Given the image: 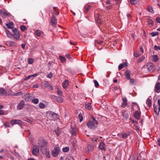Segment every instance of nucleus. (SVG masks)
I'll use <instances>...</instances> for the list:
<instances>
[{
	"instance_id": "1",
	"label": "nucleus",
	"mask_w": 160,
	"mask_h": 160,
	"mask_svg": "<svg viewBox=\"0 0 160 160\" xmlns=\"http://www.w3.org/2000/svg\"><path fill=\"white\" fill-rule=\"evenodd\" d=\"M98 124V122L93 117L91 120H90L87 123V125L90 128L94 129L96 128Z\"/></svg>"
},
{
	"instance_id": "2",
	"label": "nucleus",
	"mask_w": 160,
	"mask_h": 160,
	"mask_svg": "<svg viewBox=\"0 0 160 160\" xmlns=\"http://www.w3.org/2000/svg\"><path fill=\"white\" fill-rule=\"evenodd\" d=\"M47 116L48 118L52 120H55L58 118L57 114L51 111L47 112Z\"/></svg>"
},
{
	"instance_id": "3",
	"label": "nucleus",
	"mask_w": 160,
	"mask_h": 160,
	"mask_svg": "<svg viewBox=\"0 0 160 160\" xmlns=\"http://www.w3.org/2000/svg\"><path fill=\"white\" fill-rule=\"evenodd\" d=\"M146 68L150 72H153L155 70L154 65L151 62H147L146 65Z\"/></svg>"
},
{
	"instance_id": "4",
	"label": "nucleus",
	"mask_w": 160,
	"mask_h": 160,
	"mask_svg": "<svg viewBox=\"0 0 160 160\" xmlns=\"http://www.w3.org/2000/svg\"><path fill=\"white\" fill-rule=\"evenodd\" d=\"M12 36L14 39L18 40L20 37V35L19 31L16 28L12 29Z\"/></svg>"
},
{
	"instance_id": "5",
	"label": "nucleus",
	"mask_w": 160,
	"mask_h": 160,
	"mask_svg": "<svg viewBox=\"0 0 160 160\" xmlns=\"http://www.w3.org/2000/svg\"><path fill=\"white\" fill-rule=\"evenodd\" d=\"M60 149L58 146H54L52 152V155L54 157H57L60 153Z\"/></svg>"
},
{
	"instance_id": "6",
	"label": "nucleus",
	"mask_w": 160,
	"mask_h": 160,
	"mask_svg": "<svg viewBox=\"0 0 160 160\" xmlns=\"http://www.w3.org/2000/svg\"><path fill=\"white\" fill-rule=\"evenodd\" d=\"M39 147L37 145H35L33 146L32 151V154L35 156H38L39 154Z\"/></svg>"
},
{
	"instance_id": "7",
	"label": "nucleus",
	"mask_w": 160,
	"mask_h": 160,
	"mask_svg": "<svg viewBox=\"0 0 160 160\" xmlns=\"http://www.w3.org/2000/svg\"><path fill=\"white\" fill-rule=\"evenodd\" d=\"M47 142L43 139H40L38 141V144L40 148L46 147Z\"/></svg>"
},
{
	"instance_id": "8",
	"label": "nucleus",
	"mask_w": 160,
	"mask_h": 160,
	"mask_svg": "<svg viewBox=\"0 0 160 160\" xmlns=\"http://www.w3.org/2000/svg\"><path fill=\"white\" fill-rule=\"evenodd\" d=\"M42 86L44 88H47L49 90H52L53 89L52 86L47 81H44L42 83Z\"/></svg>"
},
{
	"instance_id": "9",
	"label": "nucleus",
	"mask_w": 160,
	"mask_h": 160,
	"mask_svg": "<svg viewBox=\"0 0 160 160\" xmlns=\"http://www.w3.org/2000/svg\"><path fill=\"white\" fill-rule=\"evenodd\" d=\"M0 15L3 18H5L8 16H10L11 14L10 13H8L6 11L0 10Z\"/></svg>"
},
{
	"instance_id": "10",
	"label": "nucleus",
	"mask_w": 160,
	"mask_h": 160,
	"mask_svg": "<svg viewBox=\"0 0 160 160\" xmlns=\"http://www.w3.org/2000/svg\"><path fill=\"white\" fill-rule=\"evenodd\" d=\"M51 25L53 26H55L57 23V19L55 17V15L54 13H52V17L51 18Z\"/></svg>"
},
{
	"instance_id": "11",
	"label": "nucleus",
	"mask_w": 160,
	"mask_h": 160,
	"mask_svg": "<svg viewBox=\"0 0 160 160\" xmlns=\"http://www.w3.org/2000/svg\"><path fill=\"white\" fill-rule=\"evenodd\" d=\"M10 123L12 125L15 124H18L19 125H21L22 124V122L19 120L13 119L10 121Z\"/></svg>"
},
{
	"instance_id": "12",
	"label": "nucleus",
	"mask_w": 160,
	"mask_h": 160,
	"mask_svg": "<svg viewBox=\"0 0 160 160\" xmlns=\"http://www.w3.org/2000/svg\"><path fill=\"white\" fill-rule=\"evenodd\" d=\"M71 128L72 130H71V132L72 134V135H76L77 134V128L75 125L74 124H72L71 125Z\"/></svg>"
},
{
	"instance_id": "13",
	"label": "nucleus",
	"mask_w": 160,
	"mask_h": 160,
	"mask_svg": "<svg viewBox=\"0 0 160 160\" xmlns=\"http://www.w3.org/2000/svg\"><path fill=\"white\" fill-rule=\"evenodd\" d=\"M34 33L36 35L40 38L42 37L43 36V32L40 30H37L35 31Z\"/></svg>"
},
{
	"instance_id": "14",
	"label": "nucleus",
	"mask_w": 160,
	"mask_h": 160,
	"mask_svg": "<svg viewBox=\"0 0 160 160\" xmlns=\"http://www.w3.org/2000/svg\"><path fill=\"white\" fill-rule=\"evenodd\" d=\"M141 112L138 110L136 111L133 113L134 118L137 119L139 120L141 117Z\"/></svg>"
},
{
	"instance_id": "15",
	"label": "nucleus",
	"mask_w": 160,
	"mask_h": 160,
	"mask_svg": "<svg viewBox=\"0 0 160 160\" xmlns=\"http://www.w3.org/2000/svg\"><path fill=\"white\" fill-rule=\"evenodd\" d=\"M8 28V29H13L14 24L12 22H10V23L5 24Z\"/></svg>"
},
{
	"instance_id": "16",
	"label": "nucleus",
	"mask_w": 160,
	"mask_h": 160,
	"mask_svg": "<svg viewBox=\"0 0 160 160\" xmlns=\"http://www.w3.org/2000/svg\"><path fill=\"white\" fill-rule=\"evenodd\" d=\"M24 102L23 101H21L17 106L18 108L19 109H22L24 107Z\"/></svg>"
},
{
	"instance_id": "17",
	"label": "nucleus",
	"mask_w": 160,
	"mask_h": 160,
	"mask_svg": "<svg viewBox=\"0 0 160 160\" xmlns=\"http://www.w3.org/2000/svg\"><path fill=\"white\" fill-rule=\"evenodd\" d=\"M94 146L92 144H88L87 146V149L89 152H91L94 149Z\"/></svg>"
},
{
	"instance_id": "18",
	"label": "nucleus",
	"mask_w": 160,
	"mask_h": 160,
	"mask_svg": "<svg viewBox=\"0 0 160 160\" xmlns=\"http://www.w3.org/2000/svg\"><path fill=\"white\" fill-rule=\"evenodd\" d=\"M69 85V81L65 80L62 83V86L64 88H66Z\"/></svg>"
},
{
	"instance_id": "19",
	"label": "nucleus",
	"mask_w": 160,
	"mask_h": 160,
	"mask_svg": "<svg viewBox=\"0 0 160 160\" xmlns=\"http://www.w3.org/2000/svg\"><path fill=\"white\" fill-rule=\"evenodd\" d=\"M5 31L6 34L7 35V36L8 38H11L12 36V34L11 32L8 29H7L6 28H5Z\"/></svg>"
},
{
	"instance_id": "20",
	"label": "nucleus",
	"mask_w": 160,
	"mask_h": 160,
	"mask_svg": "<svg viewBox=\"0 0 160 160\" xmlns=\"http://www.w3.org/2000/svg\"><path fill=\"white\" fill-rule=\"evenodd\" d=\"M99 147L101 150H106L105 144L104 142H101L99 144Z\"/></svg>"
},
{
	"instance_id": "21",
	"label": "nucleus",
	"mask_w": 160,
	"mask_h": 160,
	"mask_svg": "<svg viewBox=\"0 0 160 160\" xmlns=\"http://www.w3.org/2000/svg\"><path fill=\"white\" fill-rule=\"evenodd\" d=\"M155 90L158 93L160 92V83H157L155 87Z\"/></svg>"
},
{
	"instance_id": "22",
	"label": "nucleus",
	"mask_w": 160,
	"mask_h": 160,
	"mask_svg": "<svg viewBox=\"0 0 160 160\" xmlns=\"http://www.w3.org/2000/svg\"><path fill=\"white\" fill-rule=\"evenodd\" d=\"M6 94V92L5 89L3 88H0V95L1 96H4Z\"/></svg>"
},
{
	"instance_id": "23",
	"label": "nucleus",
	"mask_w": 160,
	"mask_h": 160,
	"mask_svg": "<svg viewBox=\"0 0 160 160\" xmlns=\"http://www.w3.org/2000/svg\"><path fill=\"white\" fill-rule=\"evenodd\" d=\"M130 71L129 70H127L125 73V76L126 79H130Z\"/></svg>"
},
{
	"instance_id": "24",
	"label": "nucleus",
	"mask_w": 160,
	"mask_h": 160,
	"mask_svg": "<svg viewBox=\"0 0 160 160\" xmlns=\"http://www.w3.org/2000/svg\"><path fill=\"white\" fill-rule=\"evenodd\" d=\"M123 103L122 104V107H125L127 104V100L126 98H122Z\"/></svg>"
},
{
	"instance_id": "25",
	"label": "nucleus",
	"mask_w": 160,
	"mask_h": 160,
	"mask_svg": "<svg viewBox=\"0 0 160 160\" xmlns=\"http://www.w3.org/2000/svg\"><path fill=\"white\" fill-rule=\"evenodd\" d=\"M91 6L90 5L86 6L84 7V12L86 13H88V12L89 10L91 8Z\"/></svg>"
},
{
	"instance_id": "26",
	"label": "nucleus",
	"mask_w": 160,
	"mask_h": 160,
	"mask_svg": "<svg viewBox=\"0 0 160 160\" xmlns=\"http://www.w3.org/2000/svg\"><path fill=\"white\" fill-rule=\"evenodd\" d=\"M40 150L43 154H45L48 151L46 148V147L40 148Z\"/></svg>"
},
{
	"instance_id": "27",
	"label": "nucleus",
	"mask_w": 160,
	"mask_h": 160,
	"mask_svg": "<svg viewBox=\"0 0 160 160\" xmlns=\"http://www.w3.org/2000/svg\"><path fill=\"white\" fill-rule=\"evenodd\" d=\"M128 64L127 63L124 62L120 64L118 66V69L119 70L122 69L124 66H127Z\"/></svg>"
},
{
	"instance_id": "28",
	"label": "nucleus",
	"mask_w": 160,
	"mask_h": 160,
	"mask_svg": "<svg viewBox=\"0 0 160 160\" xmlns=\"http://www.w3.org/2000/svg\"><path fill=\"white\" fill-rule=\"evenodd\" d=\"M54 13V15H55V17L58 15L59 14V12L57 8L55 7L53 8V12H52V14Z\"/></svg>"
},
{
	"instance_id": "29",
	"label": "nucleus",
	"mask_w": 160,
	"mask_h": 160,
	"mask_svg": "<svg viewBox=\"0 0 160 160\" xmlns=\"http://www.w3.org/2000/svg\"><path fill=\"white\" fill-rule=\"evenodd\" d=\"M139 2V0H130V3L132 5H135L138 4Z\"/></svg>"
},
{
	"instance_id": "30",
	"label": "nucleus",
	"mask_w": 160,
	"mask_h": 160,
	"mask_svg": "<svg viewBox=\"0 0 160 160\" xmlns=\"http://www.w3.org/2000/svg\"><path fill=\"white\" fill-rule=\"evenodd\" d=\"M152 60L153 61H154L155 62H156L158 61V58L157 55H152Z\"/></svg>"
},
{
	"instance_id": "31",
	"label": "nucleus",
	"mask_w": 160,
	"mask_h": 160,
	"mask_svg": "<svg viewBox=\"0 0 160 160\" xmlns=\"http://www.w3.org/2000/svg\"><path fill=\"white\" fill-rule=\"evenodd\" d=\"M147 22L148 23V25L152 26L153 24V22L152 20L149 18H148L147 19Z\"/></svg>"
},
{
	"instance_id": "32",
	"label": "nucleus",
	"mask_w": 160,
	"mask_h": 160,
	"mask_svg": "<svg viewBox=\"0 0 160 160\" xmlns=\"http://www.w3.org/2000/svg\"><path fill=\"white\" fill-rule=\"evenodd\" d=\"M146 103L149 107L152 105L151 100L149 98L147 99Z\"/></svg>"
},
{
	"instance_id": "33",
	"label": "nucleus",
	"mask_w": 160,
	"mask_h": 160,
	"mask_svg": "<svg viewBox=\"0 0 160 160\" xmlns=\"http://www.w3.org/2000/svg\"><path fill=\"white\" fill-rule=\"evenodd\" d=\"M30 95H29V94H28V93H27L24 95V99L26 100L29 101V99H30Z\"/></svg>"
},
{
	"instance_id": "34",
	"label": "nucleus",
	"mask_w": 160,
	"mask_h": 160,
	"mask_svg": "<svg viewBox=\"0 0 160 160\" xmlns=\"http://www.w3.org/2000/svg\"><path fill=\"white\" fill-rule=\"evenodd\" d=\"M59 57L62 62L63 63L65 62L66 61V59L64 57H62L61 56H60Z\"/></svg>"
},
{
	"instance_id": "35",
	"label": "nucleus",
	"mask_w": 160,
	"mask_h": 160,
	"mask_svg": "<svg viewBox=\"0 0 160 160\" xmlns=\"http://www.w3.org/2000/svg\"><path fill=\"white\" fill-rule=\"evenodd\" d=\"M78 117L79 119V122H82L83 119V118L82 117V113H80L78 116Z\"/></svg>"
},
{
	"instance_id": "36",
	"label": "nucleus",
	"mask_w": 160,
	"mask_h": 160,
	"mask_svg": "<svg viewBox=\"0 0 160 160\" xmlns=\"http://www.w3.org/2000/svg\"><path fill=\"white\" fill-rule=\"evenodd\" d=\"M128 134L126 132H124L122 133L121 138L123 139H125L127 138H128Z\"/></svg>"
},
{
	"instance_id": "37",
	"label": "nucleus",
	"mask_w": 160,
	"mask_h": 160,
	"mask_svg": "<svg viewBox=\"0 0 160 160\" xmlns=\"http://www.w3.org/2000/svg\"><path fill=\"white\" fill-rule=\"evenodd\" d=\"M32 102L35 104H37L39 102L38 99L37 98H33L32 100Z\"/></svg>"
},
{
	"instance_id": "38",
	"label": "nucleus",
	"mask_w": 160,
	"mask_h": 160,
	"mask_svg": "<svg viewBox=\"0 0 160 160\" xmlns=\"http://www.w3.org/2000/svg\"><path fill=\"white\" fill-rule=\"evenodd\" d=\"M57 101L60 103H62L63 101V99L60 97H58L57 98Z\"/></svg>"
},
{
	"instance_id": "39",
	"label": "nucleus",
	"mask_w": 160,
	"mask_h": 160,
	"mask_svg": "<svg viewBox=\"0 0 160 160\" xmlns=\"http://www.w3.org/2000/svg\"><path fill=\"white\" fill-rule=\"evenodd\" d=\"M85 107L88 110H90L91 108V104L90 103H88L87 104H85Z\"/></svg>"
},
{
	"instance_id": "40",
	"label": "nucleus",
	"mask_w": 160,
	"mask_h": 160,
	"mask_svg": "<svg viewBox=\"0 0 160 160\" xmlns=\"http://www.w3.org/2000/svg\"><path fill=\"white\" fill-rule=\"evenodd\" d=\"M14 43V42L10 41H8L7 42V45H9L10 46H13Z\"/></svg>"
},
{
	"instance_id": "41",
	"label": "nucleus",
	"mask_w": 160,
	"mask_h": 160,
	"mask_svg": "<svg viewBox=\"0 0 160 160\" xmlns=\"http://www.w3.org/2000/svg\"><path fill=\"white\" fill-rule=\"evenodd\" d=\"M145 58V57L144 56H142L140 57L138 59V62H140L142 61Z\"/></svg>"
},
{
	"instance_id": "42",
	"label": "nucleus",
	"mask_w": 160,
	"mask_h": 160,
	"mask_svg": "<svg viewBox=\"0 0 160 160\" xmlns=\"http://www.w3.org/2000/svg\"><path fill=\"white\" fill-rule=\"evenodd\" d=\"M39 108H43L45 107V104H44L42 103H41V102H40L39 103Z\"/></svg>"
},
{
	"instance_id": "43",
	"label": "nucleus",
	"mask_w": 160,
	"mask_h": 160,
	"mask_svg": "<svg viewBox=\"0 0 160 160\" xmlns=\"http://www.w3.org/2000/svg\"><path fill=\"white\" fill-rule=\"evenodd\" d=\"M69 150V148L68 147H66L65 148H64L62 149V151L64 152H68Z\"/></svg>"
},
{
	"instance_id": "44",
	"label": "nucleus",
	"mask_w": 160,
	"mask_h": 160,
	"mask_svg": "<svg viewBox=\"0 0 160 160\" xmlns=\"http://www.w3.org/2000/svg\"><path fill=\"white\" fill-rule=\"evenodd\" d=\"M130 82L132 84H135L136 82L135 80L133 78H131L130 79Z\"/></svg>"
},
{
	"instance_id": "45",
	"label": "nucleus",
	"mask_w": 160,
	"mask_h": 160,
	"mask_svg": "<svg viewBox=\"0 0 160 160\" xmlns=\"http://www.w3.org/2000/svg\"><path fill=\"white\" fill-rule=\"evenodd\" d=\"M150 34L152 37H154L158 35V32H151Z\"/></svg>"
},
{
	"instance_id": "46",
	"label": "nucleus",
	"mask_w": 160,
	"mask_h": 160,
	"mask_svg": "<svg viewBox=\"0 0 160 160\" xmlns=\"http://www.w3.org/2000/svg\"><path fill=\"white\" fill-rule=\"evenodd\" d=\"M20 29L22 31H24L27 29V28L25 26L22 25L20 26Z\"/></svg>"
},
{
	"instance_id": "47",
	"label": "nucleus",
	"mask_w": 160,
	"mask_h": 160,
	"mask_svg": "<svg viewBox=\"0 0 160 160\" xmlns=\"http://www.w3.org/2000/svg\"><path fill=\"white\" fill-rule=\"evenodd\" d=\"M123 116L126 120H127L128 118V114L127 113H123Z\"/></svg>"
},
{
	"instance_id": "48",
	"label": "nucleus",
	"mask_w": 160,
	"mask_h": 160,
	"mask_svg": "<svg viewBox=\"0 0 160 160\" xmlns=\"http://www.w3.org/2000/svg\"><path fill=\"white\" fill-rule=\"evenodd\" d=\"M133 55L135 57L137 58L140 56V54L138 52H136L134 53Z\"/></svg>"
},
{
	"instance_id": "49",
	"label": "nucleus",
	"mask_w": 160,
	"mask_h": 160,
	"mask_svg": "<svg viewBox=\"0 0 160 160\" xmlns=\"http://www.w3.org/2000/svg\"><path fill=\"white\" fill-rule=\"evenodd\" d=\"M93 82L94 83L95 87L96 88H98L99 86V84L97 81L96 80H94Z\"/></svg>"
},
{
	"instance_id": "50",
	"label": "nucleus",
	"mask_w": 160,
	"mask_h": 160,
	"mask_svg": "<svg viewBox=\"0 0 160 160\" xmlns=\"http://www.w3.org/2000/svg\"><path fill=\"white\" fill-rule=\"evenodd\" d=\"M34 61V60L32 58H29L28 59V63L29 64H32Z\"/></svg>"
},
{
	"instance_id": "51",
	"label": "nucleus",
	"mask_w": 160,
	"mask_h": 160,
	"mask_svg": "<svg viewBox=\"0 0 160 160\" xmlns=\"http://www.w3.org/2000/svg\"><path fill=\"white\" fill-rule=\"evenodd\" d=\"M57 93L60 96H62V91L60 90L59 89H58L57 91Z\"/></svg>"
},
{
	"instance_id": "52",
	"label": "nucleus",
	"mask_w": 160,
	"mask_h": 160,
	"mask_svg": "<svg viewBox=\"0 0 160 160\" xmlns=\"http://www.w3.org/2000/svg\"><path fill=\"white\" fill-rule=\"evenodd\" d=\"M154 106V105H153V107L154 108V111L157 115H158L159 114V111L157 112V109L155 108V107Z\"/></svg>"
},
{
	"instance_id": "53",
	"label": "nucleus",
	"mask_w": 160,
	"mask_h": 160,
	"mask_svg": "<svg viewBox=\"0 0 160 160\" xmlns=\"http://www.w3.org/2000/svg\"><path fill=\"white\" fill-rule=\"evenodd\" d=\"M66 160H73V159L71 156L69 155L67 156Z\"/></svg>"
},
{
	"instance_id": "54",
	"label": "nucleus",
	"mask_w": 160,
	"mask_h": 160,
	"mask_svg": "<svg viewBox=\"0 0 160 160\" xmlns=\"http://www.w3.org/2000/svg\"><path fill=\"white\" fill-rule=\"evenodd\" d=\"M55 131L57 135L58 136L60 133V131L59 129H58L55 130Z\"/></svg>"
},
{
	"instance_id": "55",
	"label": "nucleus",
	"mask_w": 160,
	"mask_h": 160,
	"mask_svg": "<svg viewBox=\"0 0 160 160\" xmlns=\"http://www.w3.org/2000/svg\"><path fill=\"white\" fill-rule=\"evenodd\" d=\"M148 11L151 12H153V10L152 8L151 7H149L148 8Z\"/></svg>"
},
{
	"instance_id": "56",
	"label": "nucleus",
	"mask_w": 160,
	"mask_h": 160,
	"mask_svg": "<svg viewBox=\"0 0 160 160\" xmlns=\"http://www.w3.org/2000/svg\"><path fill=\"white\" fill-rule=\"evenodd\" d=\"M45 155H46V157L48 158H49L50 157V152L49 151L47 152V153Z\"/></svg>"
},
{
	"instance_id": "57",
	"label": "nucleus",
	"mask_w": 160,
	"mask_h": 160,
	"mask_svg": "<svg viewBox=\"0 0 160 160\" xmlns=\"http://www.w3.org/2000/svg\"><path fill=\"white\" fill-rule=\"evenodd\" d=\"M53 74L52 73L50 72L49 74H48L47 76V77L49 78H51L52 77Z\"/></svg>"
},
{
	"instance_id": "58",
	"label": "nucleus",
	"mask_w": 160,
	"mask_h": 160,
	"mask_svg": "<svg viewBox=\"0 0 160 160\" xmlns=\"http://www.w3.org/2000/svg\"><path fill=\"white\" fill-rule=\"evenodd\" d=\"M4 125L6 127H9L10 126V124L8 122H6L4 124Z\"/></svg>"
},
{
	"instance_id": "59",
	"label": "nucleus",
	"mask_w": 160,
	"mask_h": 160,
	"mask_svg": "<svg viewBox=\"0 0 160 160\" xmlns=\"http://www.w3.org/2000/svg\"><path fill=\"white\" fill-rule=\"evenodd\" d=\"M156 21L158 23H160V17L157 18H156Z\"/></svg>"
},
{
	"instance_id": "60",
	"label": "nucleus",
	"mask_w": 160,
	"mask_h": 160,
	"mask_svg": "<svg viewBox=\"0 0 160 160\" xmlns=\"http://www.w3.org/2000/svg\"><path fill=\"white\" fill-rule=\"evenodd\" d=\"M154 48L156 50H157L158 49L160 50V47L159 46H157V45H155L154 46Z\"/></svg>"
},
{
	"instance_id": "61",
	"label": "nucleus",
	"mask_w": 160,
	"mask_h": 160,
	"mask_svg": "<svg viewBox=\"0 0 160 160\" xmlns=\"http://www.w3.org/2000/svg\"><path fill=\"white\" fill-rule=\"evenodd\" d=\"M31 77H32L31 75H29V76H28V77H26V78H25L24 79V80H27L29 79Z\"/></svg>"
},
{
	"instance_id": "62",
	"label": "nucleus",
	"mask_w": 160,
	"mask_h": 160,
	"mask_svg": "<svg viewBox=\"0 0 160 160\" xmlns=\"http://www.w3.org/2000/svg\"><path fill=\"white\" fill-rule=\"evenodd\" d=\"M5 113L3 110L0 109V115H3Z\"/></svg>"
},
{
	"instance_id": "63",
	"label": "nucleus",
	"mask_w": 160,
	"mask_h": 160,
	"mask_svg": "<svg viewBox=\"0 0 160 160\" xmlns=\"http://www.w3.org/2000/svg\"><path fill=\"white\" fill-rule=\"evenodd\" d=\"M32 87L33 88H38L39 87V86L38 84H34L33 85Z\"/></svg>"
},
{
	"instance_id": "64",
	"label": "nucleus",
	"mask_w": 160,
	"mask_h": 160,
	"mask_svg": "<svg viewBox=\"0 0 160 160\" xmlns=\"http://www.w3.org/2000/svg\"><path fill=\"white\" fill-rule=\"evenodd\" d=\"M131 121L134 124V125L138 124V122L136 121H135L133 120H131Z\"/></svg>"
}]
</instances>
